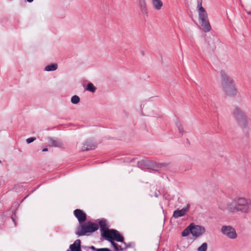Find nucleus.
Segmentation results:
<instances>
[{
	"label": "nucleus",
	"mask_w": 251,
	"mask_h": 251,
	"mask_svg": "<svg viewBox=\"0 0 251 251\" xmlns=\"http://www.w3.org/2000/svg\"><path fill=\"white\" fill-rule=\"evenodd\" d=\"M218 208L222 211H227L231 214L241 212L248 214L251 212V199L245 197H238L227 202L226 205L223 202H219Z\"/></svg>",
	"instance_id": "obj_1"
},
{
	"label": "nucleus",
	"mask_w": 251,
	"mask_h": 251,
	"mask_svg": "<svg viewBox=\"0 0 251 251\" xmlns=\"http://www.w3.org/2000/svg\"><path fill=\"white\" fill-rule=\"evenodd\" d=\"M221 85L224 93L228 96H235L237 94L234 81L225 70L221 72Z\"/></svg>",
	"instance_id": "obj_2"
},
{
	"label": "nucleus",
	"mask_w": 251,
	"mask_h": 251,
	"mask_svg": "<svg viewBox=\"0 0 251 251\" xmlns=\"http://www.w3.org/2000/svg\"><path fill=\"white\" fill-rule=\"evenodd\" d=\"M108 237L106 239L109 241L114 248V251H124L123 247L118 245L114 241H116L119 242H124V237L121 235L117 230H111L108 231Z\"/></svg>",
	"instance_id": "obj_3"
},
{
	"label": "nucleus",
	"mask_w": 251,
	"mask_h": 251,
	"mask_svg": "<svg viewBox=\"0 0 251 251\" xmlns=\"http://www.w3.org/2000/svg\"><path fill=\"white\" fill-rule=\"evenodd\" d=\"M137 160V166L142 169H149L154 170V168L157 166H159L157 168H162L163 166H166V164H157L153 162H152L146 158H142L136 157L130 159L129 162H132Z\"/></svg>",
	"instance_id": "obj_4"
},
{
	"label": "nucleus",
	"mask_w": 251,
	"mask_h": 251,
	"mask_svg": "<svg viewBox=\"0 0 251 251\" xmlns=\"http://www.w3.org/2000/svg\"><path fill=\"white\" fill-rule=\"evenodd\" d=\"M99 226L97 224L88 222L87 224H81L77 226L76 234L78 236L86 235L97 230Z\"/></svg>",
	"instance_id": "obj_5"
},
{
	"label": "nucleus",
	"mask_w": 251,
	"mask_h": 251,
	"mask_svg": "<svg viewBox=\"0 0 251 251\" xmlns=\"http://www.w3.org/2000/svg\"><path fill=\"white\" fill-rule=\"evenodd\" d=\"M221 232L228 238L232 239L237 237L235 229L230 226H224L221 228Z\"/></svg>",
	"instance_id": "obj_6"
},
{
	"label": "nucleus",
	"mask_w": 251,
	"mask_h": 251,
	"mask_svg": "<svg viewBox=\"0 0 251 251\" xmlns=\"http://www.w3.org/2000/svg\"><path fill=\"white\" fill-rule=\"evenodd\" d=\"M189 227L191 228V234L195 237H198L202 235L205 231V228L203 226L195 225L193 224H191L189 225Z\"/></svg>",
	"instance_id": "obj_7"
},
{
	"label": "nucleus",
	"mask_w": 251,
	"mask_h": 251,
	"mask_svg": "<svg viewBox=\"0 0 251 251\" xmlns=\"http://www.w3.org/2000/svg\"><path fill=\"white\" fill-rule=\"evenodd\" d=\"M197 9L198 12L199 22L208 19L207 13L202 6L201 1H198Z\"/></svg>",
	"instance_id": "obj_8"
},
{
	"label": "nucleus",
	"mask_w": 251,
	"mask_h": 251,
	"mask_svg": "<svg viewBox=\"0 0 251 251\" xmlns=\"http://www.w3.org/2000/svg\"><path fill=\"white\" fill-rule=\"evenodd\" d=\"M99 225L100 228L101 235L102 237H105L106 239L108 237V231L111 230H114V229H108L106 226V221L104 219L100 220Z\"/></svg>",
	"instance_id": "obj_9"
},
{
	"label": "nucleus",
	"mask_w": 251,
	"mask_h": 251,
	"mask_svg": "<svg viewBox=\"0 0 251 251\" xmlns=\"http://www.w3.org/2000/svg\"><path fill=\"white\" fill-rule=\"evenodd\" d=\"M190 207V205L189 204H187L181 209L175 210L173 213V217L176 219H177L180 217L184 216L189 210Z\"/></svg>",
	"instance_id": "obj_10"
},
{
	"label": "nucleus",
	"mask_w": 251,
	"mask_h": 251,
	"mask_svg": "<svg viewBox=\"0 0 251 251\" xmlns=\"http://www.w3.org/2000/svg\"><path fill=\"white\" fill-rule=\"evenodd\" d=\"M74 213L79 224L83 223L86 221V214L82 210L76 209L74 210Z\"/></svg>",
	"instance_id": "obj_11"
},
{
	"label": "nucleus",
	"mask_w": 251,
	"mask_h": 251,
	"mask_svg": "<svg viewBox=\"0 0 251 251\" xmlns=\"http://www.w3.org/2000/svg\"><path fill=\"white\" fill-rule=\"evenodd\" d=\"M96 147V143L92 140H87L83 144L82 147V151H88L94 150Z\"/></svg>",
	"instance_id": "obj_12"
},
{
	"label": "nucleus",
	"mask_w": 251,
	"mask_h": 251,
	"mask_svg": "<svg viewBox=\"0 0 251 251\" xmlns=\"http://www.w3.org/2000/svg\"><path fill=\"white\" fill-rule=\"evenodd\" d=\"M233 115L237 121L247 116L244 111L238 107H236L234 109Z\"/></svg>",
	"instance_id": "obj_13"
},
{
	"label": "nucleus",
	"mask_w": 251,
	"mask_h": 251,
	"mask_svg": "<svg viewBox=\"0 0 251 251\" xmlns=\"http://www.w3.org/2000/svg\"><path fill=\"white\" fill-rule=\"evenodd\" d=\"M48 141L50 146L51 147H61L63 145L62 141L57 138L49 137Z\"/></svg>",
	"instance_id": "obj_14"
},
{
	"label": "nucleus",
	"mask_w": 251,
	"mask_h": 251,
	"mask_svg": "<svg viewBox=\"0 0 251 251\" xmlns=\"http://www.w3.org/2000/svg\"><path fill=\"white\" fill-rule=\"evenodd\" d=\"M81 241L79 239L75 240L73 244L70 246V251H81ZM67 251H70L69 250Z\"/></svg>",
	"instance_id": "obj_15"
},
{
	"label": "nucleus",
	"mask_w": 251,
	"mask_h": 251,
	"mask_svg": "<svg viewBox=\"0 0 251 251\" xmlns=\"http://www.w3.org/2000/svg\"><path fill=\"white\" fill-rule=\"evenodd\" d=\"M201 25V28L205 32L210 31L211 30V26L209 22L208 19L200 21Z\"/></svg>",
	"instance_id": "obj_16"
},
{
	"label": "nucleus",
	"mask_w": 251,
	"mask_h": 251,
	"mask_svg": "<svg viewBox=\"0 0 251 251\" xmlns=\"http://www.w3.org/2000/svg\"><path fill=\"white\" fill-rule=\"evenodd\" d=\"M138 4L142 13L143 14L148 16V9L146 7V0H138Z\"/></svg>",
	"instance_id": "obj_17"
},
{
	"label": "nucleus",
	"mask_w": 251,
	"mask_h": 251,
	"mask_svg": "<svg viewBox=\"0 0 251 251\" xmlns=\"http://www.w3.org/2000/svg\"><path fill=\"white\" fill-rule=\"evenodd\" d=\"M239 126L243 128H246L248 126V118L247 116L237 121Z\"/></svg>",
	"instance_id": "obj_18"
},
{
	"label": "nucleus",
	"mask_w": 251,
	"mask_h": 251,
	"mask_svg": "<svg viewBox=\"0 0 251 251\" xmlns=\"http://www.w3.org/2000/svg\"><path fill=\"white\" fill-rule=\"evenodd\" d=\"M153 7L156 10H160L163 6V2L161 0H151Z\"/></svg>",
	"instance_id": "obj_19"
},
{
	"label": "nucleus",
	"mask_w": 251,
	"mask_h": 251,
	"mask_svg": "<svg viewBox=\"0 0 251 251\" xmlns=\"http://www.w3.org/2000/svg\"><path fill=\"white\" fill-rule=\"evenodd\" d=\"M57 69V64L52 63L45 67L44 70L47 72L54 71Z\"/></svg>",
	"instance_id": "obj_20"
},
{
	"label": "nucleus",
	"mask_w": 251,
	"mask_h": 251,
	"mask_svg": "<svg viewBox=\"0 0 251 251\" xmlns=\"http://www.w3.org/2000/svg\"><path fill=\"white\" fill-rule=\"evenodd\" d=\"M96 87L94 85V84L92 82H89L87 85L86 88H85L86 90L91 92L92 93H94L96 91Z\"/></svg>",
	"instance_id": "obj_21"
},
{
	"label": "nucleus",
	"mask_w": 251,
	"mask_h": 251,
	"mask_svg": "<svg viewBox=\"0 0 251 251\" xmlns=\"http://www.w3.org/2000/svg\"><path fill=\"white\" fill-rule=\"evenodd\" d=\"M190 233H191V228L189 227V226L186 227L182 232V236L183 237L187 236Z\"/></svg>",
	"instance_id": "obj_22"
},
{
	"label": "nucleus",
	"mask_w": 251,
	"mask_h": 251,
	"mask_svg": "<svg viewBox=\"0 0 251 251\" xmlns=\"http://www.w3.org/2000/svg\"><path fill=\"white\" fill-rule=\"evenodd\" d=\"M176 126L180 133H181V134H183L185 133L183 126L180 122H176Z\"/></svg>",
	"instance_id": "obj_23"
},
{
	"label": "nucleus",
	"mask_w": 251,
	"mask_h": 251,
	"mask_svg": "<svg viewBox=\"0 0 251 251\" xmlns=\"http://www.w3.org/2000/svg\"><path fill=\"white\" fill-rule=\"evenodd\" d=\"M80 101V99L76 95L73 96L71 98V102L73 104H77Z\"/></svg>",
	"instance_id": "obj_24"
},
{
	"label": "nucleus",
	"mask_w": 251,
	"mask_h": 251,
	"mask_svg": "<svg viewBox=\"0 0 251 251\" xmlns=\"http://www.w3.org/2000/svg\"><path fill=\"white\" fill-rule=\"evenodd\" d=\"M207 249V244L206 243H203L198 248V251H206Z\"/></svg>",
	"instance_id": "obj_25"
},
{
	"label": "nucleus",
	"mask_w": 251,
	"mask_h": 251,
	"mask_svg": "<svg viewBox=\"0 0 251 251\" xmlns=\"http://www.w3.org/2000/svg\"><path fill=\"white\" fill-rule=\"evenodd\" d=\"M125 245V247H123L124 251H126L127 249L131 248L132 247V243L129 242L128 243H126V242H123Z\"/></svg>",
	"instance_id": "obj_26"
},
{
	"label": "nucleus",
	"mask_w": 251,
	"mask_h": 251,
	"mask_svg": "<svg viewBox=\"0 0 251 251\" xmlns=\"http://www.w3.org/2000/svg\"><path fill=\"white\" fill-rule=\"evenodd\" d=\"M35 140H36V138L35 137H30V138H27L26 140V142L27 144H30L32 142H33V141H34Z\"/></svg>",
	"instance_id": "obj_27"
},
{
	"label": "nucleus",
	"mask_w": 251,
	"mask_h": 251,
	"mask_svg": "<svg viewBox=\"0 0 251 251\" xmlns=\"http://www.w3.org/2000/svg\"><path fill=\"white\" fill-rule=\"evenodd\" d=\"M97 251H111L108 248H101L97 250Z\"/></svg>",
	"instance_id": "obj_28"
},
{
	"label": "nucleus",
	"mask_w": 251,
	"mask_h": 251,
	"mask_svg": "<svg viewBox=\"0 0 251 251\" xmlns=\"http://www.w3.org/2000/svg\"><path fill=\"white\" fill-rule=\"evenodd\" d=\"M159 194H160V193L159 191H155L154 192L153 196L155 197V198H157L158 197Z\"/></svg>",
	"instance_id": "obj_29"
},
{
	"label": "nucleus",
	"mask_w": 251,
	"mask_h": 251,
	"mask_svg": "<svg viewBox=\"0 0 251 251\" xmlns=\"http://www.w3.org/2000/svg\"><path fill=\"white\" fill-rule=\"evenodd\" d=\"M89 248L92 249L93 251H97V250L94 246H91V247H89Z\"/></svg>",
	"instance_id": "obj_30"
},
{
	"label": "nucleus",
	"mask_w": 251,
	"mask_h": 251,
	"mask_svg": "<svg viewBox=\"0 0 251 251\" xmlns=\"http://www.w3.org/2000/svg\"><path fill=\"white\" fill-rule=\"evenodd\" d=\"M48 149L47 148H44L42 150V151L43 152H45V151H48Z\"/></svg>",
	"instance_id": "obj_31"
},
{
	"label": "nucleus",
	"mask_w": 251,
	"mask_h": 251,
	"mask_svg": "<svg viewBox=\"0 0 251 251\" xmlns=\"http://www.w3.org/2000/svg\"><path fill=\"white\" fill-rule=\"evenodd\" d=\"M246 12H247V14H248V15H251V12H250V11H247V10H246Z\"/></svg>",
	"instance_id": "obj_32"
},
{
	"label": "nucleus",
	"mask_w": 251,
	"mask_h": 251,
	"mask_svg": "<svg viewBox=\"0 0 251 251\" xmlns=\"http://www.w3.org/2000/svg\"><path fill=\"white\" fill-rule=\"evenodd\" d=\"M28 2H32L34 0H26Z\"/></svg>",
	"instance_id": "obj_33"
},
{
	"label": "nucleus",
	"mask_w": 251,
	"mask_h": 251,
	"mask_svg": "<svg viewBox=\"0 0 251 251\" xmlns=\"http://www.w3.org/2000/svg\"><path fill=\"white\" fill-rule=\"evenodd\" d=\"M11 219H12V221H13L14 222H15L14 218H13V217H11Z\"/></svg>",
	"instance_id": "obj_34"
},
{
	"label": "nucleus",
	"mask_w": 251,
	"mask_h": 251,
	"mask_svg": "<svg viewBox=\"0 0 251 251\" xmlns=\"http://www.w3.org/2000/svg\"><path fill=\"white\" fill-rule=\"evenodd\" d=\"M1 163V161L0 160V163Z\"/></svg>",
	"instance_id": "obj_35"
}]
</instances>
